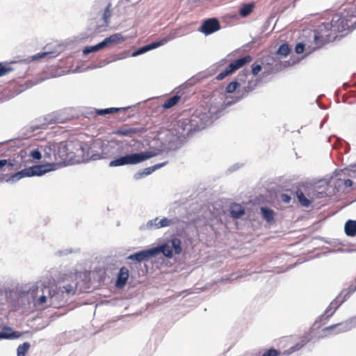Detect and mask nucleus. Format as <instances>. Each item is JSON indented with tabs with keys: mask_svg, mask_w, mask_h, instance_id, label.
Segmentation results:
<instances>
[{
	"mask_svg": "<svg viewBox=\"0 0 356 356\" xmlns=\"http://www.w3.org/2000/svg\"><path fill=\"white\" fill-rule=\"evenodd\" d=\"M355 327L356 325H355L353 318H350L343 322L324 327L322 332L324 337H329L348 332Z\"/></svg>",
	"mask_w": 356,
	"mask_h": 356,
	"instance_id": "4",
	"label": "nucleus"
},
{
	"mask_svg": "<svg viewBox=\"0 0 356 356\" xmlns=\"http://www.w3.org/2000/svg\"><path fill=\"white\" fill-rule=\"evenodd\" d=\"M138 132V129L124 126L115 131V134L119 136H132L134 134H136Z\"/></svg>",
	"mask_w": 356,
	"mask_h": 356,
	"instance_id": "16",
	"label": "nucleus"
},
{
	"mask_svg": "<svg viewBox=\"0 0 356 356\" xmlns=\"http://www.w3.org/2000/svg\"><path fill=\"white\" fill-rule=\"evenodd\" d=\"M191 122V119L188 118H181L175 124L174 131L177 140L185 138L193 131V125Z\"/></svg>",
	"mask_w": 356,
	"mask_h": 356,
	"instance_id": "5",
	"label": "nucleus"
},
{
	"mask_svg": "<svg viewBox=\"0 0 356 356\" xmlns=\"http://www.w3.org/2000/svg\"><path fill=\"white\" fill-rule=\"evenodd\" d=\"M125 108H109L105 109H96L95 113L99 115H104L106 114H111L117 113L121 110H125Z\"/></svg>",
	"mask_w": 356,
	"mask_h": 356,
	"instance_id": "24",
	"label": "nucleus"
},
{
	"mask_svg": "<svg viewBox=\"0 0 356 356\" xmlns=\"http://www.w3.org/2000/svg\"><path fill=\"white\" fill-rule=\"evenodd\" d=\"M104 47H105V45H104V43L102 41V42L98 43L97 44L95 45V46H91V47H86L83 49V54L86 55V54H88L90 53L99 51V49H102Z\"/></svg>",
	"mask_w": 356,
	"mask_h": 356,
	"instance_id": "25",
	"label": "nucleus"
},
{
	"mask_svg": "<svg viewBox=\"0 0 356 356\" xmlns=\"http://www.w3.org/2000/svg\"><path fill=\"white\" fill-rule=\"evenodd\" d=\"M343 184L346 187H350L353 185L356 186V181H354L352 179H347L344 180Z\"/></svg>",
	"mask_w": 356,
	"mask_h": 356,
	"instance_id": "38",
	"label": "nucleus"
},
{
	"mask_svg": "<svg viewBox=\"0 0 356 356\" xmlns=\"http://www.w3.org/2000/svg\"><path fill=\"white\" fill-rule=\"evenodd\" d=\"M124 40V37L120 33H115L111 35L110 37L105 38L103 40L105 47L108 46L111 44H117Z\"/></svg>",
	"mask_w": 356,
	"mask_h": 356,
	"instance_id": "18",
	"label": "nucleus"
},
{
	"mask_svg": "<svg viewBox=\"0 0 356 356\" xmlns=\"http://www.w3.org/2000/svg\"><path fill=\"white\" fill-rule=\"evenodd\" d=\"M8 165V167L11 168L13 166V164L10 163H8V161L6 159H1L0 160V169H1L3 167L6 165Z\"/></svg>",
	"mask_w": 356,
	"mask_h": 356,
	"instance_id": "41",
	"label": "nucleus"
},
{
	"mask_svg": "<svg viewBox=\"0 0 356 356\" xmlns=\"http://www.w3.org/2000/svg\"><path fill=\"white\" fill-rule=\"evenodd\" d=\"M106 8L104 12V19L106 22H107L108 19L110 18L111 14V0H105Z\"/></svg>",
	"mask_w": 356,
	"mask_h": 356,
	"instance_id": "28",
	"label": "nucleus"
},
{
	"mask_svg": "<svg viewBox=\"0 0 356 356\" xmlns=\"http://www.w3.org/2000/svg\"><path fill=\"white\" fill-rule=\"evenodd\" d=\"M6 330H8V331H10V332H11V331H12V329H11V328H10V327H6Z\"/></svg>",
	"mask_w": 356,
	"mask_h": 356,
	"instance_id": "46",
	"label": "nucleus"
},
{
	"mask_svg": "<svg viewBox=\"0 0 356 356\" xmlns=\"http://www.w3.org/2000/svg\"><path fill=\"white\" fill-rule=\"evenodd\" d=\"M302 347H303L302 343H298L296 345L290 347L288 350H284L282 353L279 350H277L273 348H270V349H268V350L265 351L264 353V354L262 355V356H280L281 355H289L293 353L294 352L300 350Z\"/></svg>",
	"mask_w": 356,
	"mask_h": 356,
	"instance_id": "9",
	"label": "nucleus"
},
{
	"mask_svg": "<svg viewBox=\"0 0 356 356\" xmlns=\"http://www.w3.org/2000/svg\"><path fill=\"white\" fill-rule=\"evenodd\" d=\"M166 42L165 40H160V41H158V42H152L149 44H147L146 46H144L140 49H138V50L134 53H133V56H138L139 54H143L147 51H149V50H152L153 49H155L156 47H159L161 45H163V44H165V42Z\"/></svg>",
	"mask_w": 356,
	"mask_h": 356,
	"instance_id": "13",
	"label": "nucleus"
},
{
	"mask_svg": "<svg viewBox=\"0 0 356 356\" xmlns=\"http://www.w3.org/2000/svg\"><path fill=\"white\" fill-rule=\"evenodd\" d=\"M238 86V82L232 81L227 86L225 90L227 93H232L237 89Z\"/></svg>",
	"mask_w": 356,
	"mask_h": 356,
	"instance_id": "30",
	"label": "nucleus"
},
{
	"mask_svg": "<svg viewBox=\"0 0 356 356\" xmlns=\"http://www.w3.org/2000/svg\"><path fill=\"white\" fill-rule=\"evenodd\" d=\"M155 170V168L152 166L145 168L142 172H138L136 174L135 177L136 179H140L145 176L152 174Z\"/></svg>",
	"mask_w": 356,
	"mask_h": 356,
	"instance_id": "27",
	"label": "nucleus"
},
{
	"mask_svg": "<svg viewBox=\"0 0 356 356\" xmlns=\"http://www.w3.org/2000/svg\"><path fill=\"white\" fill-rule=\"evenodd\" d=\"M19 336H20V334L15 332H13L12 333H9V334H8V333L1 334V337L5 338V339L17 338Z\"/></svg>",
	"mask_w": 356,
	"mask_h": 356,
	"instance_id": "32",
	"label": "nucleus"
},
{
	"mask_svg": "<svg viewBox=\"0 0 356 356\" xmlns=\"http://www.w3.org/2000/svg\"><path fill=\"white\" fill-rule=\"evenodd\" d=\"M305 50V44L302 43H298L296 45L295 51L297 54H301Z\"/></svg>",
	"mask_w": 356,
	"mask_h": 356,
	"instance_id": "36",
	"label": "nucleus"
},
{
	"mask_svg": "<svg viewBox=\"0 0 356 356\" xmlns=\"http://www.w3.org/2000/svg\"><path fill=\"white\" fill-rule=\"evenodd\" d=\"M347 291H348V289L343 290L341 293L330 302L325 311V313L321 316V319L322 321H324V323H327L330 320V318L335 313L339 306L346 300V298L350 296L346 295Z\"/></svg>",
	"mask_w": 356,
	"mask_h": 356,
	"instance_id": "6",
	"label": "nucleus"
},
{
	"mask_svg": "<svg viewBox=\"0 0 356 356\" xmlns=\"http://www.w3.org/2000/svg\"><path fill=\"white\" fill-rule=\"evenodd\" d=\"M296 195H297V197L298 199L300 204L302 206L307 207L310 205L312 201L305 197V194L303 193V192L301 190L298 189L296 191Z\"/></svg>",
	"mask_w": 356,
	"mask_h": 356,
	"instance_id": "22",
	"label": "nucleus"
},
{
	"mask_svg": "<svg viewBox=\"0 0 356 356\" xmlns=\"http://www.w3.org/2000/svg\"><path fill=\"white\" fill-rule=\"evenodd\" d=\"M170 246H172V252L179 254L181 252V241L178 238H172L170 242Z\"/></svg>",
	"mask_w": 356,
	"mask_h": 356,
	"instance_id": "23",
	"label": "nucleus"
},
{
	"mask_svg": "<svg viewBox=\"0 0 356 356\" xmlns=\"http://www.w3.org/2000/svg\"><path fill=\"white\" fill-rule=\"evenodd\" d=\"M30 343L29 342H24L19 345L17 349V356H25L26 353L30 348Z\"/></svg>",
	"mask_w": 356,
	"mask_h": 356,
	"instance_id": "26",
	"label": "nucleus"
},
{
	"mask_svg": "<svg viewBox=\"0 0 356 356\" xmlns=\"http://www.w3.org/2000/svg\"><path fill=\"white\" fill-rule=\"evenodd\" d=\"M154 252L152 250V248H151L149 250L140 251L138 252L131 254L129 257V259L140 262V261L147 260L148 259L154 257Z\"/></svg>",
	"mask_w": 356,
	"mask_h": 356,
	"instance_id": "11",
	"label": "nucleus"
},
{
	"mask_svg": "<svg viewBox=\"0 0 356 356\" xmlns=\"http://www.w3.org/2000/svg\"><path fill=\"white\" fill-rule=\"evenodd\" d=\"M168 162L166 161V162H164V163H158V164H156V165H154L152 167L155 168V170H157V169L164 166Z\"/></svg>",
	"mask_w": 356,
	"mask_h": 356,
	"instance_id": "43",
	"label": "nucleus"
},
{
	"mask_svg": "<svg viewBox=\"0 0 356 356\" xmlns=\"http://www.w3.org/2000/svg\"><path fill=\"white\" fill-rule=\"evenodd\" d=\"M291 198L288 194L283 193L281 195V200L284 203H289Z\"/></svg>",
	"mask_w": 356,
	"mask_h": 356,
	"instance_id": "39",
	"label": "nucleus"
},
{
	"mask_svg": "<svg viewBox=\"0 0 356 356\" xmlns=\"http://www.w3.org/2000/svg\"><path fill=\"white\" fill-rule=\"evenodd\" d=\"M229 211L232 217L239 218L244 214L245 209L241 204L234 203L230 206Z\"/></svg>",
	"mask_w": 356,
	"mask_h": 356,
	"instance_id": "14",
	"label": "nucleus"
},
{
	"mask_svg": "<svg viewBox=\"0 0 356 356\" xmlns=\"http://www.w3.org/2000/svg\"><path fill=\"white\" fill-rule=\"evenodd\" d=\"M13 68L9 66H5L0 63V76H4L11 72Z\"/></svg>",
	"mask_w": 356,
	"mask_h": 356,
	"instance_id": "31",
	"label": "nucleus"
},
{
	"mask_svg": "<svg viewBox=\"0 0 356 356\" xmlns=\"http://www.w3.org/2000/svg\"><path fill=\"white\" fill-rule=\"evenodd\" d=\"M348 175L353 180L356 181V170H351Z\"/></svg>",
	"mask_w": 356,
	"mask_h": 356,
	"instance_id": "42",
	"label": "nucleus"
},
{
	"mask_svg": "<svg viewBox=\"0 0 356 356\" xmlns=\"http://www.w3.org/2000/svg\"><path fill=\"white\" fill-rule=\"evenodd\" d=\"M220 29V24L218 19L209 18L203 21L198 31L206 35L212 34Z\"/></svg>",
	"mask_w": 356,
	"mask_h": 356,
	"instance_id": "8",
	"label": "nucleus"
},
{
	"mask_svg": "<svg viewBox=\"0 0 356 356\" xmlns=\"http://www.w3.org/2000/svg\"><path fill=\"white\" fill-rule=\"evenodd\" d=\"M271 73H273L272 69L268 70H265L263 72V76H264L265 75L270 74Z\"/></svg>",
	"mask_w": 356,
	"mask_h": 356,
	"instance_id": "45",
	"label": "nucleus"
},
{
	"mask_svg": "<svg viewBox=\"0 0 356 356\" xmlns=\"http://www.w3.org/2000/svg\"><path fill=\"white\" fill-rule=\"evenodd\" d=\"M129 276V271L127 268L122 267L118 274L115 286L118 289H122L126 285Z\"/></svg>",
	"mask_w": 356,
	"mask_h": 356,
	"instance_id": "10",
	"label": "nucleus"
},
{
	"mask_svg": "<svg viewBox=\"0 0 356 356\" xmlns=\"http://www.w3.org/2000/svg\"><path fill=\"white\" fill-rule=\"evenodd\" d=\"M152 250L154 252V256L155 257L159 253H163L166 257L172 258L173 256L172 246H170V243H164L160 246L153 248Z\"/></svg>",
	"mask_w": 356,
	"mask_h": 356,
	"instance_id": "12",
	"label": "nucleus"
},
{
	"mask_svg": "<svg viewBox=\"0 0 356 356\" xmlns=\"http://www.w3.org/2000/svg\"><path fill=\"white\" fill-rule=\"evenodd\" d=\"M153 222L154 223V228L159 229L164 227H168L170 224L172 223V220H170L167 218H163V219L159 220L158 218H156L154 220H150L148 222V225L149 226H153Z\"/></svg>",
	"mask_w": 356,
	"mask_h": 356,
	"instance_id": "15",
	"label": "nucleus"
},
{
	"mask_svg": "<svg viewBox=\"0 0 356 356\" xmlns=\"http://www.w3.org/2000/svg\"><path fill=\"white\" fill-rule=\"evenodd\" d=\"M254 8V3L243 4L239 10V14L241 17H245L252 13Z\"/></svg>",
	"mask_w": 356,
	"mask_h": 356,
	"instance_id": "20",
	"label": "nucleus"
},
{
	"mask_svg": "<svg viewBox=\"0 0 356 356\" xmlns=\"http://www.w3.org/2000/svg\"><path fill=\"white\" fill-rule=\"evenodd\" d=\"M291 51V48L289 44H283L277 49V54L283 56H286Z\"/></svg>",
	"mask_w": 356,
	"mask_h": 356,
	"instance_id": "29",
	"label": "nucleus"
},
{
	"mask_svg": "<svg viewBox=\"0 0 356 356\" xmlns=\"http://www.w3.org/2000/svg\"><path fill=\"white\" fill-rule=\"evenodd\" d=\"M251 60L252 57L250 55H247L233 61L225 70L222 71L216 76V79L218 81L222 80L228 75L234 72L236 70L249 63Z\"/></svg>",
	"mask_w": 356,
	"mask_h": 356,
	"instance_id": "7",
	"label": "nucleus"
},
{
	"mask_svg": "<svg viewBox=\"0 0 356 356\" xmlns=\"http://www.w3.org/2000/svg\"><path fill=\"white\" fill-rule=\"evenodd\" d=\"M315 40H317L318 38V36L316 35H315V37H314Z\"/></svg>",
	"mask_w": 356,
	"mask_h": 356,
	"instance_id": "48",
	"label": "nucleus"
},
{
	"mask_svg": "<svg viewBox=\"0 0 356 356\" xmlns=\"http://www.w3.org/2000/svg\"><path fill=\"white\" fill-rule=\"evenodd\" d=\"M172 135H175V132L174 131V129L172 130Z\"/></svg>",
	"mask_w": 356,
	"mask_h": 356,
	"instance_id": "47",
	"label": "nucleus"
},
{
	"mask_svg": "<svg viewBox=\"0 0 356 356\" xmlns=\"http://www.w3.org/2000/svg\"><path fill=\"white\" fill-rule=\"evenodd\" d=\"M348 289V291L346 292V295H351L356 291V278L351 282Z\"/></svg>",
	"mask_w": 356,
	"mask_h": 356,
	"instance_id": "34",
	"label": "nucleus"
},
{
	"mask_svg": "<svg viewBox=\"0 0 356 356\" xmlns=\"http://www.w3.org/2000/svg\"><path fill=\"white\" fill-rule=\"evenodd\" d=\"M261 70V66L260 65L253 64L252 65V72L254 76L257 75L260 72Z\"/></svg>",
	"mask_w": 356,
	"mask_h": 356,
	"instance_id": "35",
	"label": "nucleus"
},
{
	"mask_svg": "<svg viewBox=\"0 0 356 356\" xmlns=\"http://www.w3.org/2000/svg\"><path fill=\"white\" fill-rule=\"evenodd\" d=\"M181 99V96L178 95H175L168 99H167L162 107L164 108V109H169V108H171L172 107H173L174 106H175Z\"/></svg>",
	"mask_w": 356,
	"mask_h": 356,
	"instance_id": "19",
	"label": "nucleus"
},
{
	"mask_svg": "<svg viewBox=\"0 0 356 356\" xmlns=\"http://www.w3.org/2000/svg\"><path fill=\"white\" fill-rule=\"evenodd\" d=\"M78 282L76 280H68L63 282L56 289L49 290V305L54 307L63 306L69 298L76 293Z\"/></svg>",
	"mask_w": 356,
	"mask_h": 356,
	"instance_id": "2",
	"label": "nucleus"
},
{
	"mask_svg": "<svg viewBox=\"0 0 356 356\" xmlns=\"http://www.w3.org/2000/svg\"><path fill=\"white\" fill-rule=\"evenodd\" d=\"M43 158L46 164L25 168L19 172L21 177L41 176L53 170L55 164L65 162L67 159L66 145L48 143L43 149Z\"/></svg>",
	"mask_w": 356,
	"mask_h": 356,
	"instance_id": "1",
	"label": "nucleus"
},
{
	"mask_svg": "<svg viewBox=\"0 0 356 356\" xmlns=\"http://www.w3.org/2000/svg\"><path fill=\"white\" fill-rule=\"evenodd\" d=\"M47 298L45 296L42 295L38 298L37 303L39 306H43L44 304L47 303Z\"/></svg>",
	"mask_w": 356,
	"mask_h": 356,
	"instance_id": "37",
	"label": "nucleus"
},
{
	"mask_svg": "<svg viewBox=\"0 0 356 356\" xmlns=\"http://www.w3.org/2000/svg\"><path fill=\"white\" fill-rule=\"evenodd\" d=\"M30 156L35 160H40L42 158L41 152L38 149L31 151Z\"/></svg>",
	"mask_w": 356,
	"mask_h": 356,
	"instance_id": "33",
	"label": "nucleus"
},
{
	"mask_svg": "<svg viewBox=\"0 0 356 356\" xmlns=\"http://www.w3.org/2000/svg\"><path fill=\"white\" fill-rule=\"evenodd\" d=\"M261 213L262 214L263 218L268 222H272L274 221V216L275 212L267 207H261Z\"/></svg>",
	"mask_w": 356,
	"mask_h": 356,
	"instance_id": "21",
	"label": "nucleus"
},
{
	"mask_svg": "<svg viewBox=\"0 0 356 356\" xmlns=\"http://www.w3.org/2000/svg\"><path fill=\"white\" fill-rule=\"evenodd\" d=\"M155 155L156 154L151 151L127 154L111 161L109 163V166L116 167L125 165H136L142 163Z\"/></svg>",
	"mask_w": 356,
	"mask_h": 356,
	"instance_id": "3",
	"label": "nucleus"
},
{
	"mask_svg": "<svg viewBox=\"0 0 356 356\" xmlns=\"http://www.w3.org/2000/svg\"><path fill=\"white\" fill-rule=\"evenodd\" d=\"M168 162L166 161V162H164V163H158V164H156V165H154L152 167L155 168V170H157V169L164 166Z\"/></svg>",
	"mask_w": 356,
	"mask_h": 356,
	"instance_id": "44",
	"label": "nucleus"
},
{
	"mask_svg": "<svg viewBox=\"0 0 356 356\" xmlns=\"http://www.w3.org/2000/svg\"><path fill=\"white\" fill-rule=\"evenodd\" d=\"M345 232L348 236L356 235V220H348L345 224Z\"/></svg>",
	"mask_w": 356,
	"mask_h": 356,
	"instance_id": "17",
	"label": "nucleus"
},
{
	"mask_svg": "<svg viewBox=\"0 0 356 356\" xmlns=\"http://www.w3.org/2000/svg\"><path fill=\"white\" fill-rule=\"evenodd\" d=\"M47 54H48V53H45V52L44 53H38V54L33 56L32 60H38V59L41 58H44Z\"/></svg>",
	"mask_w": 356,
	"mask_h": 356,
	"instance_id": "40",
	"label": "nucleus"
}]
</instances>
